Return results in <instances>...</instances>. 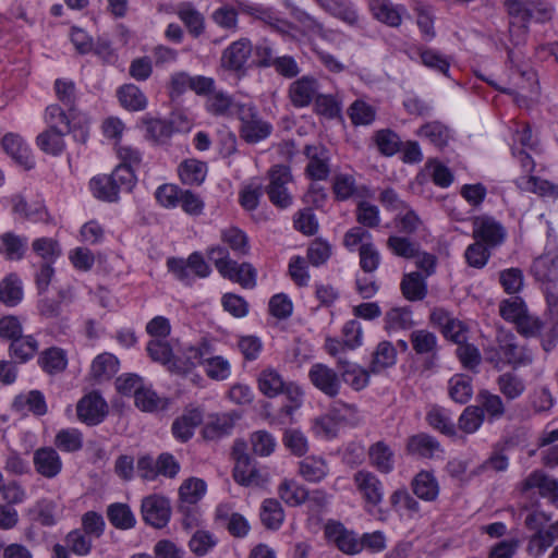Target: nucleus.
Masks as SVG:
<instances>
[{
  "label": "nucleus",
  "mask_w": 558,
  "mask_h": 558,
  "mask_svg": "<svg viewBox=\"0 0 558 558\" xmlns=\"http://www.w3.org/2000/svg\"><path fill=\"white\" fill-rule=\"evenodd\" d=\"M142 515L143 520L156 527H165L171 515L170 502L167 498L159 495H150L142 500Z\"/></svg>",
  "instance_id": "ddd939ff"
},
{
  "label": "nucleus",
  "mask_w": 558,
  "mask_h": 558,
  "mask_svg": "<svg viewBox=\"0 0 558 558\" xmlns=\"http://www.w3.org/2000/svg\"><path fill=\"white\" fill-rule=\"evenodd\" d=\"M107 517L110 523L120 530L134 527L136 520L130 507L125 504H112L108 507Z\"/></svg>",
  "instance_id": "603ef678"
},
{
  "label": "nucleus",
  "mask_w": 558,
  "mask_h": 558,
  "mask_svg": "<svg viewBox=\"0 0 558 558\" xmlns=\"http://www.w3.org/2000/svg\"><path fill=\"white\" fill-rule=\"evenodd\" d=\"M558 481L546 475L543 471L536 470L532 472L523 482L522 490L526 492L533 488L544 498H549L554 492H557Z\"/></svg>",
  "instance_id": "e433bc0d"
},
{
  "label": "nucleus",
  "mask_w": 558,
  "mask_h": 558,
  "mask_svg": "<svg viewBox=\"0 0 558 558\" xmlns=\"http://www.w3.org/2000/svg\"><path fill=\"white\" fill-rule=\"evenodd\" d=\"M483 409L477 405L466 407L459 417V428L464 433H475L484 422Z\"/></svg>",
  "instance_id": "774afa93"
},
{
  "label": "nucleus",
  "mask_w": 558,
  "mask_h": 558,
  "mask_svg": "<svg viewBox=\"0 0 558 558\" xmlns=\"http://www.w3.org/2000/svg\"><path fill=\"white\" fill-rule=\"evenodd\" d=\"M37 363L48 375L60 374L68 366L66 352L58 347L48 348L39 354Z\"/></svg>",
  "instance_id": "a878e982"
},
{
  "label": "nucleus",
  "mask_w": 558,
  "mask_h": 558,
  "mask_svg": "<svg viewBox=\"0 0 558 558\" xmlns=\"http://www.w3.org/2000/svg\"><path fill=\"white\" fill-rule=\"evenodd\" d=\"M286 384L287 381L281 374L272 367L260 371L257 376L258 389L267 398H275L281 395L286 388Z\"/></svg>",
  "instance_id": "bb28decb"
},
{
  "label": "nucleus",
  "mask_w": 558,
  "mask_h": 558,
  "mask_svg": "<svg viewBox=\"0 0 558 558\" xmlns=\"http://www.w3.org/2000/svg\"><path fill=\"white\" fill-rule=\"evenodd\" d=\"M325 535L328 541L336 544V546L345 554H357L363 549V543L353 531L344 527L338 521H328L325 525Z\"/></svg>",
  "instance_id": "4468645a"
},
{
  "label": "nucleus",
  "mask_w": 558,
  "mask_h": 558,
  "mask_svg": "<svg viewBox=\"0 0 558 558\" xmlns=\"http://www.w3.org/2000/svg\"><path fill=\"white\" fill-rule=\"evenodd\" d=\"M207 110L215 116L238 117L239 109L245 104L234 101L229 95L222 92H213L207 98Z\"/></svg>",
  "instance_id": "393cba45"
},
{
  "label": "nucleus",
  "mask_w": 558,
  "mask_h": 558,
  "mask_svg": "<svg viewBox=\"0 0 558 558\" xmlns=\"http://www.w3.org/2000/svg\"><path fill=\"white\" fill-rule=\"evenodd\" d=\"M558 541V520L538 533H534L529 542V548L537 555L544 554L555 542Z\"/></svg>",
  "instance_id": "49530a36"
},
{
  "label": "nucleus",
  "mask_w": 558,
  "mask_h": 558,
  "mask_svg": "<svg viewBox=\"0 0 558 558\" xmlns=\"http://www.w3.org/2000/svg\"><path fill=\"white\" fill-rule=\"evenodd\" d=\"M239 417L240 416L235 412L222 413L213 416L204 428L205 436L207 438H216L229 434Z\"/></svg>",
  "instance_id": "c03bdc74"
},
{
  "label": "nucleus",
  "mask_w": 558,
  "mask_h": 558,
  "mask_svg": "<svg viewBox=\"0 0 558 558\" xmlns=\"http://www.w3.org/2000/svg\"><path fill=\"white\" fill-rule=\"evenodd\" d=\"M329 473L327 461L322 457L310 456L299 462V474L310 483L323 481Z\"/></svg>",
  "instance_id": "7c9ffc66"
},
{
  "label": "nucleus",
  "mask_w": 558,
  "mask_h": 558,
  "mask_svg": "<svg viewBox=\"0 0 558 558\" xmlns=\"http://www.w3.org/2000/svg\"><path fill=\"white\" fill-rule=\"evenodd\" d=\"M33 463L36 472L46 478H53L62 470V461L56 449L41 447L35 450Z\"/></svg>",
  "instance_id": "a211bd4d"
},
{
  "label": "nucleus",
  "mask_w": 558,
  "mask_h": 558,
  "mask_svg": "<svg viewBox=\"0 0 558 558\" xmlns=\"http://www.w3.org/2000/svg\"><path fill=\"white\" fill-rule=\"evenodd\" d=\"M408 449L411 453L417 454L422 458H434L440 451L439 442L429 435L420 434L413 436L408 444Z\"/></svg>",
  "instance_id": "8fccbe9b"
},
{
  "label": "nucleus",
  "mask_w": 558,
  "mask_h": 558,
  "mask_svg": "<svg viewBox=\"0 0 558 558\" xmlns=\"http://www.w3.org/2000/svg\"><path fill=\"white\" fill-rule=\"evenodd\" d=\"M304 155L308 159L306 173L313 180H326L330 173L329 151L323 145H306Z\"/></svg>",
  "instance_id": "f3484780"
},
{
  "label": "nucleus",
  "mask_w": 558,
  "mask_h": 558,
  "mask_svg": "<svg viewBox=\"0 0 558 558\" xmlns=\"http://www.w3.org/2000/svg\"><path fill=\"white\" fill-rule=\"evenodd\" d=\"M205 492L206 483L203 480L196 477L185 480L179 489L181 505L189 507L196 505Z\"/></svg>",
  "instance_id": "09e8293b"
},
{
  "label": "nucleus",
  "mask_w": 558,
  "mask_h": 558,
  "mask_svg": "<svg viewBox=\"0 0 558 558\" xmlns=\"http://www.w3.org/2000/svg\"><path fill=\"white\" fill-rule=\"evenodd\" d=\"M146 351L154 362L168 365L170 371L189 372L187 364L180 366L173 361V353L170 344L160 339H153L147 343Z\"/></svg>",
  "instance_id": "b1692460"
},
{
  "label": "nucleus",
  "mask_w": 558,
  "mask_h": 558,
  "mask_svg": "<svg viewBox=\"0 0 558 558\" xmlns=\"http://www.w3.org/2000/svg\"><path fill=\"white\" fill-rule=\"evenodd\" d=\"M472 235L475 241L494 250L505 242L507 231L495 218L483 215L473 218Z\"/></svg>",
  "instance_id": "6e6552de"
},
{
  "label": "nucleus",
  "mask_w": 558,
  "mask_h": 558,
  "mask_svg": "<svg viewBox=\"0 0 558 558\" xmlns=\"http://www.w3.org/2000/svg\"><path fill=\"white\" fill-rule=\"evenodd\" d=\"M118 98L122 107L130 111H141L147 107V98L134 84H125L118 89Z\"/></svg>",
  "instance_id": "79ce46f5"
},
{
  "label": "nucleus",
  "mask_w": 558,
  "mask_h": 558,
  "mask_svg": "<svg viewBox=\"0 0 558 558\" xmlns=\"http://www.w3.org/2000/svg\"><path fill=\"white\" fill-rule=\"evenodd\" d=\"M33 519L44 526H52L57 522V502L49 498H41L29 509Z\"/></svg>",
  "instance_id": "864d4df0"
},
{
  "label": "nucleus",
  "mask_w": 558,
  "mask_h": 558,
  "mask_svg": "<svg viewBox=\"0 0 558 558\" xmlns=\"http://www.w3.org/2000/svg\"><path fill=\"white\" fill-rule=\"evenodd\" d=\"M252 45L247 38H241L227 47L221 56L222 66L227 70L239 71L248 60Z\"/></svg>",
  "instance_id": "6ab92c4d"
},
{
  "label": "nucleus",
  "mask_w": 558,
  "mask_h": 558,
  "mask_svg": "<svg viewBox=\"0 0 558 558\" xmlns=\"http://www.w3.org/2000/svg\"><path fill=\"white\" fill-rule=\"evenodd\" d=\"M413 493L425 501H433L439 494V485L433 473L421 471L412 480Z\"/></svg>",
  "instance_id": "72a5a7b5"
},
{
  "label": "nucleus",
  "mask_w": 558,
  "mask_h": 558,
  "mask_svg": "<svg viewBox=\"0 0 558 558\" xmlns=\"http://www.w3.org/2000/svg\"><path fill=\"white\" fill-rule=\"evenodd\" d=\"M23 299L22 281L16 274L8 275L0 282V301L7 306H15Z\"/></svg>",
  "instance_id": "a19ab883"
},
{
  "label": "nucleus",
  "mask_w": 558,
  "mask_h": 558,
  "mask_svg": "<svg viewBox=\"0 0 558 558\" xmlns=\"http://www.w3.org/2000/svg\"><path fill=\"white\" fill-rule=\"evenodd\" d=\"M235 465L233 477L243 486H260L266 483V475L256 468L255 461L245 452V442L236 441L233 446Z\"/></svg>",
  "instance_id": "39448f33"
},
{
  "label": "nucleus",
  "mask_w": 558,
  "mask_h": 558,
  "mask_svg": "<svg viewBox=\"0 0 558 558\" xmlns=\"http://www.w3.org/2000/svg\"><path fill=\"white\" fill-rule=\"evenodd\" d=\"M269 183L266 193L269 201L278 208L284 209L293 203V178L288 166L275 165L268 171Z\"/></svg>",
  "instance_id": "f03ea898"
},
{
  "label": "nucleus",
  "mask_w": 558,
  "mask_h": 558,
  "mask_svg": "<svg viewBox=\"0 0 558 558\" xmlns=\"http://www.w3.org/2000/svg\"><path fill=\"white\" fill-rule=\"evenodd\" d=\"M386 211L392 214L391 225L401 233L412 234L421 226V219L397 194L386 189Z\"/></svg>",
  "instance_id": "423d86ee"
},
{
  "label": "nucleus",
  "mask_w": 558,
  "mask_h": 558,
  "mask_svg": "<svg viewBox=\"0 0 558 558\" xmlns=\"http://www.w3.org/2000/svg\"><path fill=\"white\" fill-rule=\"evenodd\" d=\"M221 240L238 255L244 256L250 251L248 238L244 231L236 227H229L221 231Z\"/></svg>",
  "instance_id": "6e6d98bb"
},
{
  "label": "nucleus",
  "mask_w": 558,
  "mask_h": 558,
  "mask_svg": "<svg viewBox=\"0 0 558 558\" xmlns=\"http://www.w3.org/2000/svg\"><path fill=\"white\" fill-rule=\"evenodd\" d=\"M76 412L80 421L93 426L104 421L108 405L99 393L90 392L78 401Z\"/></svg>",
  "instance_id": "2eb2a0df"
},
{
  "label": "nucleus",
  "mask_w": 558,
  "mask_h": 558,
  "mask_svg": "<svg viewBox=\"0 0 558 558\" xmlns=\"http://www.w3.org/2000/svg\"><path fill=\"white\" fill-rule=\"evenodd\" d=\"M178 15L193 36L197 37L204 32V17L190 3L182 4Z\"/></svg>",
  "instance_id": "e2e57ef3"
},
{
  "label": "nucleus",
  "mask_w": 558,
  "mask_h": 558,
  "mask_svg": "<svg viewBox=\"0 0 558 558\" xmlns=\"http://www.w3.org/2000/svg\"><path fill=\"white\" fill-rule=\"evenodd\" d=\"M527 313L524 301L519 296L506 299L499 304L500 316L514 325Z\"/></svg>",
  "instance_id": "0e129e2a"
},
{
  "label": "nucleus",
  "mask_w": 558,
  "mask_h": 558,
  "mask_svg": "<svg viewBox=\"0 0 558 558\" xmlns=\"http://www.w3.org/2000/svg\"><path fill=\"white\" fill-rule=\"evenodd\" d=\"M510 16L509 34L515 45L525 41L531 21L545 23L554 15V5L548 0H506Z\"/></svg>",
  "instance_id": "f257e3e1"
},
{
  "label": "nucleus",
  "mask_w": 558,
  "mask_h": 558,
  "mask_svg": "<svg viewBox=\"0 0 558 558\" xmlns=\"http://www.w3.org/2000/svg\"><path fill=\"white\" fill-rule=\"evenodd\" d=\"M477 402L480 409H483L489 422L501 418L506 413L505 403L499 395H495L488 390H481L477 393Z\"/></svg>",
  "instance_id": "ea45409f"
},
{
  "label": "nucleus",
  "mask_w": 558,
  "mask_h": 558,
  "mask_svg": "<svg viewBox=\"0 0 558 558\" xmlns=\"http://www.w3.org/2000/svg\"><path fill=\"white\" fill-rule=\"evenodd\" d=\"M203 422V414L198 409L186 410L172 423V434L175 439L185 442L194 435L195 428Z\"/></svg>",
  "instance_id": "4be33fe9"
},
{
  "label": "nucleus",
  "mask_w": 558,
  "mask_h": 558,
  "mask_svg": "<svg viewBox=\"0 0 558 558\" xmlns=\"http://www.w3.org/2000/svg\"><path fill=\"white\" fill-rule=\"evenodd\" d=\"M410 340L413 350L421 355L433 354L437 349L436 336L426 329L412 331L410 335Z\"/></svg>",
  "instance_id": "338daca9"
},
{
  "label": "nucleus",
  "mask_w": 558,
  "mask_h": 558,
  "mask_svg": "<svg viewBox=\"0 0 558 558\" xmlns=\"http://www.w3.org/2000/svg\"><path fill=\"white\" fill-rule=\"evenodd\" d=\"M448 391L453 401L464 404L473 395L472 379L466 375L457 374L449 380Z\"/></svg>",
  "instance_id": "de8ad7c7"
},
{
  "label": "nucleus",
  "mask_w": 558,
  "mask_h": 558,
  "mask_svg": "<svg viewBox=\"0 0 558 558\" xmlns=\"http://www.w3.org/2000/svg\"><path fill=\"white\" fill-rule=\"evenodd\" d=\"M317 2L326 12L349 25H354L359 21L357 11L351 0H317Z\"/></svg>",
  "instance_id": "c85d7f7f"
},
{
  "label": "nucleus",
  "mask_w": 558,
  "mask_h": 558,
  "mask_svg": "<svg viewBox=\"0 0 558 558\" xmlns=\"http://www.w3.org/2000/svg\"><path fill=\"white\" fill-rule=\"evenodd\" d=\"M2 147L24 169H32L35 165L31 149L24 140L14 133L4 135Z\"/></svg>",
  "instance_id": "aec40b11"
},
{
  "label": "nucleus",
  "mask_w": 558,
  "mask_h": 558,
  "mask_svg": "<svg viewBox=\"0 0 558 558\" xmlns=\"http://www.w3.org/2000/svg\"><path fill=\"white\" fill-rule=\"evenodd\" d=\"M13 408L16 411L28 410L34 415L41 416L47 413L48 407L45 396L39 390L20 393L14 398Z\"/></svg>",
  "instance_id": "473e14b6"
},
{
  "label": "nucleus",
  "mask_w": 558,
  "mask_h": 558,
  "mask_svg": "<svg viewBox=\"0 0 558 558\" xmlns=\"http://www.w3.org/2000/svg\"><path fill=\"white\" fill-rule=\"evenodd\" d=\"M28 248V240L24 235H19L12 231L0 234V255L5 260H21L24 258Z\"/></svg>",
  "instance_id": "412c9836"
},
{
  "label": "nucleus",
  "mask_w": 558,
  "mask_h": 558,
  "mask_svg": "<svg viewBox=\"0 0 558 558\" xmlns=\"http://www.w3.org/2000/svg\"><path fill=\"white\" fill-rule=\"evenodd\" d=\"M180 180L185 185H201L207 174V165L197 159H185L178 167Z\"/></svg>",
  "instance_id": "2f4dec72"
},
{
  "label": "nucleus",
  "mask_w": 558,
  "mask_h": 558,
  "mask_svg": "<svg viewBox=\"0 0 558 558\" xmlns=\"http://www.w3.org/2000/svg\"><path fill=\"white\" fill-rule=\"evenodd\" d=\"M68 133L61 130H52L47 128L44 132L38 134L36 138L37 146L46 154L58 156L65 148L64 136Z\"/></svg>",
  "instance_id": "58836bf2"
},
{
  "label": "nucleus",
  "mask_w": 558,
  "mask_h": 558,
  "mask_svg": "<svg viewBox=\"0 0 558 558\" xmlns=\"http://www.w3.org/2000/svg\"><path fill=\"white\" fill-rule=\"evenodd\" d=\"M54 445L61 451H78L83 447V435L75 428L61 429L56 435Z\"/></svg>",
  "instance_id": "680f3d73"
},
{
  "label": "nucleus",
  "mask_w": 558,
  "mask_h": 558,
  "mask_svg": "<svg viewBox=\"0 0 558 558\" xmlns=\"http://www.w3.org/2000/svg\"><path fill=\"white\" fill-rule=\"evenodd\" d=\"M417 54L421 59V62L438 73H441L446 76L449 75L450 62L449 60L439 53L436 50L429 48H417Z\"/></svg>",
  "instance_id": "bf43d9fd"
},
{
  "label": "nucleus",
  "mask_w": 558,
  "mask_h": 558,
  "mask_svg": "<svg viewBox=\"0 0 558 558\" xmlns=\"http://www.w3.org/2000/svg\"><path fill=\"white\" fill-rule=\"evenodd\" d=\"M414 10L417 14L416 23L422 33V38L426 41H430L436 36L432 7L416 1Z\"/></svg>",
  "instance_id": "4d7b16f0"
},
{
  "label": "nucleus",
  "mask_w": 558,
  "mask_h": 558,
  "mask_svg": "<svg viewBox=\"0 0 558 558\" xmlns=\"http://www.w3.org/2000/svg\"><path fill=\"white\" fill-rule=\"evenodd\" d=\"M403 295L411 301L422 300L426 295V286L420 272L405 275L401 282Z\"/></svg>",
  "instance_id": "052dcab7"
},
{
  "label": "nucleus",
  "mask_w": 558,
  "mask_h": 558,
  "mask_svg": "<svg viewBox=\"0 0 558 558\" xmlns=\"http://www.w3.org/2000/svg\"><path fill=\"white\" fill-rule=\"evenodd\" d=\"M231 281L238 282L245 289H253L256 286L257 271L250 263H242L230 267L222 276Z\"/></svg>",
  "instance_id": "a18cd8bd"
},
{
  "label": "nucleus",
  "mask_w": 558,
  "mask_h": 558,
  "mask_svg": "<svg viewBox=\"0 0 558 558\" xmlns=\"http://www.w3.org/2000/svg\"><path fill=\"white\" fill-rule=\"evenodd\" d=\"M496 384L499 392L508 400L512 401L520 398L525 391V383L521 376L514 372L500 374Z\"/></svg>",
  "instance_id": "c9c22d12"
},
{
  "label": "nucleus",
  "mask_w": 558,
  "mask_h": 558,
  "mask_svg": "<svg viewBox=\"0 0 558 558\" xmlns=\"http://www.w3.org/2000/svg\"><path fill=\"white\" fill-rule=\"evenodd\" d=\"M72 120H74V112H70L65 107L62 108L53 104L46 108L45 122L49 129L73 133V136L77 141L85 143L88 137V130L84 126L76 129V126L72 124Z\"/></svg>",
  "instance_id": "9b49d317"
},
{
  "label": "nucleus",
  "mask_w": 558,
  "mask_h": 558,
  "mask_svg": "<svg viewBox=\"0 0 558 558\" xmlns=\"http://www.w3.org/2000/svg\"><path fill=\"white\" fill-rule=\"evenodd\" d=\"M284 519L283 509L280 502L269 498L264 500L260 511V520L263 524L270 530H278Z\"/></svg>",
  "instance_id": "5fc2aeb1"
},
{
  "label": "nucleus",
  "mask_w": 558,
  "mask_h": 558,
  "mask_svg": "<svg viewBox=\"0 0 558 558\" xmlns=\"http://www.w3.org/2000/svg\"><path fill=\"white\" fill-rule=\"evenodd\" d=\"M518 187L542 197L558 199V185L534 175H522L515 181Z\"/></svg>",
  "instance_id": "c756f323"
},
{
  "label": "nucleus",
  "mask_w": 558,
  "mask_h": 558,
  "mask_svg": "<svg viewBox=\"0 0 558 558\" xmlns=\"http://www.w3.org/2000/svg\"><path fill=\"white\" fill-rule=\"evenodd\" d=\"M496 342L504 355L507 365L512 368L527 366L533 362V354L526 347H521L517 342L515 336L511 331L498 330Z\"/></svg>",
  "instance_id": "1a4fd4ad"
},
{
  "label": "nucleus",
  "mask_w": 558,
  "mask_h": 558,
  "mask_svg": "<svg viewBox=\"0 0 558 558\" xmlns=\"http://www.w3.org/2000/svg\"><path fill=\"white\" fill-rule=\"evenodd\" d=\"M236 118L241 121L240 135L246 143H258L272 131L271 124L259 117L257 108L251 102L239 109Z\"/></svg>",
  "instance_id": "20e7f679"
},
{
  "label": "nucleus",
  "mask_w": 558,
  "mask_h": 558,
  "mask_svg": "<svg viewBox=\"0 0 558 558\" xmlns=\"http://www.w3.org/2000/svg\"><path fill=\"white\" fill-rule=\"evenodd\" d=\"M187 367L189 371L197 364L205 367L206 375L214 380H225L231 374V366L228 360L217 355H210V348L208 344H202L197 348H190L187 350Z\"/></svg>",
  "instance_id": "7ed1b4c3"
},
{
  "label": "nucleus",
  "mask_w": 558,
  "mask_h": 558,
  "mask_svg": "<svg viewBox=\"0 0 558 558\" xmlns=\"http://www.w3.org/2000/svg\"><path fill=\"white\" fill-rule=\"evenodd\" d=\"M238 7L241 13L263 22L283 36L291 35L292 29H294L293 24L282 19L271 7L251 2H239Z\"/></svg>",
  "instance_id": "9d476101"
},
{
  "label": "nucleus",
  "mask_w": 558,
  "mask_h": 558,
  "mask_svg": "<svg viewBox=\"0 0 558 558\" xmlns=\"http://www.w3.org/2000/svg\"><path fill=\"white\" fill-rule=\"evenodd\" d=\"M38 348L39 343L33 336L22 335L11 341L9 353L16 362L26 363L35 356Z\"/></svg>",
  "instance_id": "f704fd0d"
},
{
  "label": "nucleus",
  "mask_w": 558,
  "mask_h": 558,
  "mask_svg": "<svg viewBox=\"0 0 558 558\" xmlns=\"http://www.w3.org/2000/svg\"><path fill=\"white\" fill-rule=\"evenodd\" d=\"M532 270L537 280L555 281L558 279V256L542 255L532 265Z\"/></svg>",
  "instance_id": "3c124183"
},
{
  "label": "nucleus",
  "mask_w": 558,
  "mask_h": 558,
  "mask_svg": "<svg viewBox=\"0 0 558 558\" xmlns=\"http://www.w3.org/2000/svg\"><path fill=\"white\" fill-rule=\"evenodd\" d=\"M338 367L340 369L341 380L349 385L353 390L360 391L368 385V373L356 363L339 357Z\"/></svg>",
  "instance_id": "5701e85b"
},
{
  "label": "nucleus",
  "mask_w": 558,
  "mask_h": 558,
  "mask_svg": "<svg viewBox=\"0 0 558 558\" xmlns=\"http://www.w3.org/2000/svg\"><path fill=\"white\" fill-rule=\"evenodd\" d=\"M311 384L329 398H336L342 387L341 376L324 363H315L308 369Z\"/></svg>",
  "instance_id": "f8f14e48"
},
{
  "label": "nucleus",
  "mask_w": 558,
  "mask_h": 558,
  "mask_svg": "<svg viewBox=\"0 0 558 558\" xmlns=\"http://www.w3.org/2000/svg\"><path fill=\"white\" fill-rule=\"evenodd\" d=\"M418 135L428 140L436 147L442 148L448 143L449 131L440 122L434 121L421 126Z\"/></svg>",
  "instance_id": "69168bd1"
},
{
  "label": "nucleus",
  "mask_w": 558,
  "mask_h": 558,
  "mask_svg": "<svg viewBox=\"0 0 558 558\" xmlns=\"http://www.w3.org/2000/svg\"><path fill=\"white\" fill-rule=\"evenodd\" d=\"M280 498L291 507L304 504L308 497V490L295 480L284 478L278 486Z\"/></svg>",
  "instance_id": "4c0bfd02"
},
{
  "label": "nucleus",
  "mask_w": 558,
  "mask_h": 558,
  "mask_svg": "<svg viewBox=\"0 0 558 558\" xmlns=\"http://www.w3.org/2000/svg\"><path fill=\"white\" fill-rule=\"evenodd\" d=\"M354 483L364 500V507L372 514H380L379 507L383 499L381 481L372 472L361 470L354 474Z\"/></svg>",
  "instance_id": "0eeeda50"
},
{
  "label": "nucleus",
  "mask_w": 558,
  "mask_h": 558,
  "mask_svg": "<svg viewBox=\"0 0 558 558\" xmlns=\"http://www.w3.org/2000/svg\"><path fill=\"white\" fill-rule=\"evenodd\" d=\"M318 90V81L311 75H304L290 84L288 97L293 107L305 108L314 101Z\"/></svg>",
  "instance_id": "dca6fc26"
},
{
  "label": "nucleus",
  "mask_w": 558,
  "mask_h": 558,
  "mask_svg": "<svg viewBox=\"0 0 558 558\" xmlns=\"http://www.w3.org/2000/svg\"><path fill=\"white\" fill-rule=\"evenodd\" d=\"M118 369V359L113 354L105 352L94 359L90 374L94 379L101 381L111 378Z\"/></svg>",
  "instance_id": "37998d69"
},
{
  "label": "nucleus",
  "mask_w": 558,
  "mask_h": 558,
  "mask_svg": "<svg viewBox=\"0 0 558 558\" xmlns=\"http://www.w3.org/2000/svg\"><path fill=\"white\" fill-rule=\"evenodd\" d=\"M216 519L222 522L234 537H244L250 531L247 520L240 513L231 512L226 505H220L217 508Z\"/></svg>",
  "instance_id": "cd10ccee"
},
{
  "label": "nucleus",
  "mask_w": 558,
  "mask_h": 558,
  "mask_svg": "<svg viewBox=\"0 0 558 558\" xmlns=\"http://www.w3.org/2000/svg\"><path fill=\"white\" fill-rule=\"evenodd\" d=\"M135 405L144 411V412H154L158 410H163L167 408V400L160 398L154 390L150 388L142 387L140 390H136Z\"/></svg>",
  "instance_id": "13d9d810"
}]
</instances>
